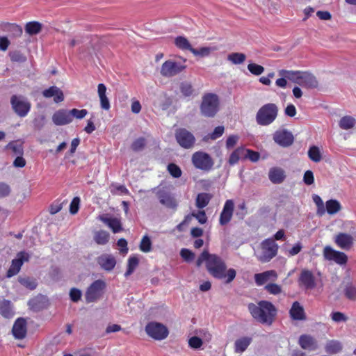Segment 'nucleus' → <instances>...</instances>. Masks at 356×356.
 <instances>
[{
  "instance_id": "f257e3e1",
  "label": "nucleus",
  "mask_w": 356,
  "mask_h": 356,
  "mask_svg": "<svg viewBox=\"0 0 356 356\" xmlns=\"http://www.w3.org/2000/svg\"><path fill=\"white\" fill-rule=\"evenodd\" d=\"M205 261L208 272L218 279H225L226 283H230L236 277V270L229 268L227 270L225 261L216 254H211L207 250H204L197 260L196 264L199 267Z\"/></svg>"
},
{
  "instance_id": "f03ea898",
  "label": "nucleus",
  "mask_w": 356,
  "mask_h": 356,
  "mask_svg": "<svg viewBox=\"0 0 356 356\" xmlns=\"http://www.w3.org/2000/svg\"><path fill=\"white\" fill-rule=\"evenodd\" d=\"M248 310L257 321L268 325L273 323L277 314L275 307L267 300H261L257 305L249 304Z\"/></svg>"
},
{
  "instance_id": "7ed1b4c3",
  "label": "nucleus",
  "mask_w": 356,
  "mask_h": 356,
  "mask_svg": "<svg viewBox=\"0 0 356 356\" xmlns=\"http://www.w3.org/2000/svg\"><path fill=\"white\" fill-rule=\"evenodd\" d=\"M278 113L279 107L276 104H265L259 108L256 113V122L259 126H268L276 120Z\"/></svg>"
},
{
  "instance_id": "20e7f679",
  "label": "nucleus",
  "mask_w": 356,
  "mask_h": 356,
  "mask_svg": "<svg viewBox=\"0 0 356 356\" xmlns=\"http://www.w3.org/2000/svg\"><path fill=\"white\" fill-rule=\"evenodd\" d=\"M186 59L183 58H181V60H167L162 64L160 74L164 77H173L186 68Z\"/></svg>"
},
{
  "instance_id": "39448f33",
  "label": "nucleus",
  "mask_w": 356,
  "mask_h": 356,
  "mask_svg": "<svg viewBox=\"0 0 356 356\" xmlns=\"http://www.w3.org/2000/svg\"><path fill=\"white\" fill-rule=\"evenodd\" d=\"M219 108V99L216 95L208 93L203 96L200 105V111L202 115L213 118Z\"/></svg>"
},
{
  "instance_id": "423d86ee",
  "label": "nucleus",
  "mask_w": 356,
  "mask_h": 356,
  "mask_svg": "<svg viewBox=\"0 0 356 356\" xmlns=\"http://www.w3.org/2000/svg\"><path fill=\"white\" fill-rule=\"evenodd\" d=\"M257 259L262 263L270 261L277 254L278 245L273 238H267L261 243Z\"/></svg>"
},
{
  "instance_id": "0eeeda50",
  "label": "nucleus",
  "mask_w": 356,
  "mask_h": 356,
  "mask_svg": "<svg viewBox=\"0 0 356 356\" xmlns=\"http://www.w3.org/2000/svg\"><path fill=\"white\" fill-rule=\"evenodd\" d=\"M191 162L195 168L204 172L210 171L214 165L211 156L202 151L194 152L191 156Z\"/></svg>"
},
{
  "instance_id": "6e6552de",
  "label": "nucleus",
  "mask_w": 356,
  "mask_h": 356,
  "mask_svg": "<svg viewBox=\"0 0 356 356\" xmlns=\"http://www.w3.org/2000/svg\"><path fill=\"white\" fill-rule=\"evenodd\" d=\"M145 330L148 337L158 341L166 339L169 334L168 327L164 324L156 321L149 322L145 325Z\"/></svg>"
},
{
  "instance_id": "1a4fd4ad",
  "label": "nucleus",
  "mask_w": 356,
  "mask_h": 356,
  "mask_svg": "<svg viewBox=\"0 0 356 356\" xmlns=\"http://www.w3.org/2000/svg\"><path fill=\"white\" fill-rule=\"evenodd\" d=\"M105 288L106 283L103 280H98L92 282L85 293L86 302L90 303L97 301L103 294Z\"/></svg>"
},
{
  "instance_id": "9d476101",
  "label": "nucleus",
  "mask_w": 356,
  "mask_h": 356,
  "mask_svg": "<svg viewBox=\"0 0 356 356\" xmlns=\"http://www.w3.org/2000/svg\"><path fill=\"white\" fill-rule=\"evenodd\" d=\"M323 256L325 260L334 261L339 266L346 265L348 260L346 253L336 250L330 245H326L323 248Z\"/></svg>"
},
{
  "instance_id": "9b49d317",
  "label": "nucleus",
  "mask_w": 356,
  "mask_h": 356,
  "mask_svg": "<svg viewBox=\"0 0 356 356\" xmlns=\"http://www.w3.org/2000/svg\"><path fill=\"white\" fill-rule=\"evenodd\" d=\"M10 103L13 109L19 117H25L30 111L31 104L22 97L12 96Z\"/></svg>"
},
{
  "instance_id": "f8f14e48",
  "label": "nucleus",
  "mask_w": 356,
  "mask_h": 356,
  "mask_svg": "<svg viewBox=\"0 0 356 356\" xmlns=\"http://www.w3.org/2000/svg\"><path fill=\"white\" fill-rule=\"evenodd\" d=\"M333 240L338 248L346 251L350 250L355 243L354 237L346 232L337 233L334 235Z\"/></svg>"
},
{
  "instance_id": "ddd939ff",
  "label": "nucleus",
  "mask_w": 356,
  "mask_h": 356,
  "mask_svg": "<svg viewBox=\"0 0 356 356\" xmlns=\"http://www.w3.org/2000/svg\"><path fill=\"white\" fill-rule=\"evenodd\" d=\"M273 140L275 143L283 147L291 146L294 140L292 133L287 129H278L273 134Z\"/></svg>"
},
{
  "instance_id": "4468645a",
  "label": "nucleus",
  "mask_w": 356,
  "mask_h": 356,
  "mask_svg": "<svg viewBox=\"0 0 356 356\" xmlns=\"http://www.w3.org/2000/svg\"><path fill=\"white\" fill-rule=\"evenodd\" d=\"M175 137L179 145L186 149L193 147L195 142V138L193 134L185 129L177 130Z\"/></svg>"
},
{
  "instance_id": "2eb2a0df",
  "label": "nucleus",
  "mask_w": 356,
  "mask_h": 356,
  "mask_svg": "<svg viewBox=\"0 0 356 356\" xmlns=\"http://www.w3.org/2000/svg\"><path fill=\"white\" fill-rule=\"evenodd\" d=\"M29 259V254L25 252H19L17 254V258L13 259L11 265L7 271V277H11L17 275L23 265L24 261H28Z\"/></svg>"
},
{
  "instance_id": "dca6fc26",
  "label": "nucleus",
  "mask_w": 356,
  "mask_h": 356,
  "mask_svg": "<svg viewBox=\"0 0 356 356\" xmlns=\"http://www.w3.org/2000/svg\"><path fill=\"white\" fill-rule=\"evenodd\" d=\"M278 275L274 270H266L261 273H256L254 279L257 286H262L268 282H274L277 280Z\"/></svg>"
},
{
  "instance_id": "f3484780",
  "label": "nucleus",
  "mask_w": 356,
  "mask_h": 356,
  "mask_svg": "<svg viewBox=\"0 0 356 356\" xmlns=\"http://www.w3.org/2000/svg\"><path fill=\"white\" fill-rule=\"evenodd\" d=\"M234 209V203L232 200H227L223 207L220 216L219 222L221 225H225L230 222Z\"/></svg>"
},
{
  "instance_id": "a211bd4d",
  "label": "nucleus",
  "mask_w": 356,
  "mask_h": 356,
  "mask_svg": "<svg viewBox=\"0 0 356 356\" xmlns=\"http://www.w3.org/2000/svg\"><path fill=\"white\" fill-rule=\"evenodd\" d=\"M298 343L300 346L308 351H314L318 348L317 340L309 334H302L299 337Z\"/></svg>"
},
{
  "instance_id": "6ab92c4d",
  "label": "nucleus",
  "mask_w": 356,
  "mask_h": 356,
  "mask_svg": "<svg viewBox=\"0 0 356 356\" xmlns=\"http://www.w3.org/2000/svg\"><path fill=\"white\" fill-rule=\"evenodd\" d=\"M299 283L307 289H312L315 288L316 282L313 273L307 269L302 270L299 277Z\"/></svg>"
},
{
  "instance_id": "aec40b11",
  "label": "nucleus",
  "mask_w": 356,
  "mask_h": 356,
  "mask_svg": "<svg viewBox=\"0 0 356 356\" xmlns=\"http://www.w3.org/2000/svg\"><path fill=\"white\" fill-rule=\"evenodd\" d=\"M53 122L57 126L65 125L72 121L69 111L60 109L55 112L52 116Z\"/></svg>"
},
{
  "instance_id": "412c9836",
  "label": "nucleus",
  "mask_w": 356,
  "mask_h": 356,
  "mask_svg": "<svg viewBox=\"0 0 356 356\" xmlns=\"http://www.w3.org/2000/svg\"><path fill=\"white\" fill-rule=\"evenodd\" d=\"M97 263L102 269L111 271L115 266L116 260L111 254H103L97 258Z\"/></svg>"
},
{
  "instance_id": "4be33fe9",
  "label": "nucleus",
  "mask_w": 356,
  "mask_h": 356,
  "mask_svg": "<svg viewBox=\"0 0 356 356\" xmlns=\"http://www.w3.org/2000/svg\"><path fill=\"white\" fill-rule=\"evenodd\" d=\"M12 332L16 339H24L26 334V321L22 318H18L13 325Z\"/></svg>"
},
{
  "instance_id": "5701e85b",
  "label": "nucleus",
  "mask_w": 356,
  "mask_h": 356,
  "mask_svg": "<svg viewBox=\"0 0 356 356\" xmlns=\"http://www.w3.org/2000/svg\"><path fill=\"white\" fill-rule=\"evenodd\" d=\"M160 203L167 208L176 209L177 202L176 200L168 193L159 191L156 193Z\"/></svg>"
},
{
  "instance_id": "b1692460",
  "label": "nucleus",
  "mask_w": 356,
  "mask_h": 356,
  "mask_svg": "<svg viewBox=\"0 0 356 356\" xmlns=\"http://www.w3.org/2000/svg\"><path fill=\"white\" fill-rule=\"evenodd\" d=\"M298 85L307 88H316L318 86V82L312 73L302 72Z\"/></svg>"
},
{
  "instance_id": "393cba45",
  "label": "nucleus",
  "mask_w": 356,
  "mask_h": 356,
  "mask_svg": "<svg viewBox=\"0 0 356 356\" xmlns=\"http://www.w3.org/2000/svg\"><path fill=\"white\" fill-rule=\"evenodd\" d=\"M42 95L45 98L54 97L55 103H60L64 100L63 91L56 86H51L50 88L43 90Z\"/></svg>"
},
{
  "instance_id": "a878e982",
  "label": "nucleus",
  "mask_w": 356,
  "mask_h": 356,
  "mask_svg": "<svg viewBox=\"0 0 356 356\" xmlns=\"http://www.w3.org/2000/svg\"><path fill=\"white\" fill-rule=\"evenodd\" d=\"M0 315L7 319L12 318L14 316V307L10 300H0Z\"/></svg>"
},
{
  "instance_id": "bb28decb",
  "label": "nucleus",
  "mask_w": 356,
  "mask_h": 356,
  "mask_svg": "<svg viewBox=\"0 0 356 356\" xmlns=\"http://www.w3.org/2000/svg\"><path fill=\"white\" fill-rule=\"evenodd\" d=\"M99 220L106 224L113 233H118L122 230L120 220L116 218H110L104 216H99Z\"/></svg>"
},
{
  "instance_id": "cd10ccee",
  "label": "nucleus",
  "mask_w": 356,
  "mask_h": 356,
  "mask_svg": "<svg viewBox=\"0 0 356 356\" xmlns=\"http://www.w3.org/2000/svg\"><path fill=\"white\" fill-rule=\"evenodd\" d=\"M106 87L104 83L97 86V94L99 98L100 106L105 111L110 109L111 105L108 98L106 96Z\"/></svg>"
},
{
  "instance_id": "c85d7f7f",
  "label": "nucleus",
  "mask_w": 356,
  "mask_h": 356,
  "mask_svg": "<svg viewBox=\"0 0 356 356\" xmlns=\"http://www.w3.org/2000/svg\"><path fill=\"white\" fill-rule=\"evenodd\" d=\"M289 314L293 320L303 321L306 318L304 308L298 301L293 303Z\"/></svg>"
},
{
  "instance_id": "c756f323",
  "label": "nucleus",
  "mask_w": 356,
  "mask_h": 356,
  "mask_svg": "<svg viewBox=\"0 0 356 356\" xmlns=\"http://www.w3.org/2000/svg\"><path fill=\"white\" fill-rule=\"evenodd\" d=\"M284 171L280 168H272L268 172V178L273 184H280L285 179Z\"/></svg>"
},
{
  "instance_id": "7c9ffc66",
  "label": "nucleus",
  "mask_w": 356,
  "mask_h": 356,
  "mask_svg": "<svg viewBox=\"0 0 356 356\" xmlns=\"http://www.w3.org/2000/svg\"><path fill=\"white\" fill-rule=\"evenodd\" d=\"M343 345L341 341L338 340H329L325 345V351L331 355L339 353L341 351Z\"/></svg>"
},
{
  "instance_id": "2f4dec72",
  "label": "nucleus",
  "mask_w": 356,
  "mask_h": 356,
  "mask_svg": "<svg viewBox=\"0 0 356 356\" xmlns=\"http://www.w3.org/2000/svg\"><path fill=\"white\" fill-rule=\"evenodd\" d=\"M301 71H292V70H282L279 72L280 76L286 78L288 80L296 83L299 84L300 77L302 75Z\"/></svg>"
},
{
  "instance_id": "473e14b6",
  "label": "nucleus",
  "mask_w": 356,
  "mask_h": 356,
  "mask_svg": "<svg viewBox=\"0 0 356 356\" xmlns=\"http://www.w3.org/2000/svg\"><path fill=\"white\" fill-rule=\"evenodd\" d=\"M252 341L250 337H245L236 340L234 343V350L237 353H241L244 352L249 346Z\"/></svg>"
},
{
  "instance_id": "72a5a7b5",
  "label": "nucleus",
  "mask_w": 356,
  "mask_h": 356,
  "mask_svg": "<svg viewBox=\"0 0 356 356\" xmlns=\"http://www.w3.org/2000/svg\"><path fill=\"white\" fill-rule=\"evenodd\" d=\"M42 29V24L36 21L26 23L24 27L25 32L30 35L38 34Z\"/></svg>"
},
{
  "instance_id": "f704fd0d",
  "label": "nucleus",
  "mask_w": 356,
  "mask_h": 356,
  "mask_svg": "<svg viewBox=\"0 0 356 356\" xmlns=\"http://www.w3.org/2000/svg\"><path fill=\"white\" fill-rule=\"evenodd\" d=\"M110 238V234L104 230H99L94 232L93 239L98 245H106Z\"/></svg>"
},
{
  "instance_id": "c9c22d12",
  "label": "nucleus",
  "mask_w": 356,
  "mask_h": 356,
  "mask_svg": "<svg viewBox=\"0 0 356 356\" xmlns=\"http://www.w3.org/2000/svg\"><path fill=\"white\" fill-rule=\"evenodd\" d=\"M356 119L350 115H346L341 118L339 122V126L341 129L348 130L355 127Z\"/></svg>"
},
{
  "instance_id": "e433bc0d",
  "label": "nucleus",
  "mask_w": 356,
  "mask_h": 356,
  "mask_svg": "<svg viewBox=\"0 0 356 356\" xmlns=\"http://www.w3.org/2000/svg\"><path fill=\"white\" fill-rule=\"evenodd\" d=\"M227 59L234 65H240L245 62L246 56L243 53L234 52L228 54Z\"/></svg>"
},
{
  "instance_id": "4c0bfd02",
  "label": "nucleus",
  "mask_w": 356,
  "mask_h": 356,
  "mask_svg": "<svg viewBox=\"0 0 356 356\" xmlns=\"http://www.w3.org/2000/svg\"><path fill=\"white\" fill-rule=\"evenodd\" d=\"M341 209L340 203L336 200H330L326 202L327 212L333 215L339 212Z\"/></svg>"
},
{
  "instance_id": "58836bf2",
  "label": "nucleus",
  "mask_w": 356,
  "mask_h": 356,
  "mask_svg": "<svg viewBox=\"0 0 356 356\" xmlns=\"http://www.w3.org/2000/svg\"><path fill=\"white\" fill-rule=\"evenodd\" d=\"M215 50L216 48L213 47H203L200 48L199 49L193 48L191 49V52L195 56H200L203 58L209 56L211 54V53Z\"/></svg>"
},
{
  "instance_id": "ea45409f",
  "label": "nucleus",
  "mask_w": 356,
  "mask_h": 356,
  "mask_svg": "<svg viewBox=\"0 0 356 356\" xmlns=\"http://www.w3.org/2000/svg\"><path fill=\"white\" fill-rule=\"evenodd\" d=\"M175 44L176 47L182 50H188L193 49L189 41L183 36H178L175 39Z\"/></svg>"
},
{
  "instance_id": "a19ab883",
  "label": "nucleus",
  "mask_w": 356,
  "mask_h": 356,
  "mask_svg": "<svg viewBox=\"0 0 356 356\" xmlns=\"http://www.w3.org/2000/svg\"><path fill=\"white\" fill-rule=\"evenodd\" d=\"M309 158L315 163H318L322 159V154L320 149L316 146H312L308 150Z\"/></svg>"
},
{
  "instance_id": "79ce46f5",
  "label": "nucleus",
  "mask_w": 356,
  "mask_h": 356,
  "mask_svg": "<svg viewBox=\"0 0 356 356\" xmlns=\"http://www.w3.org/2000/svg\"><path fill=\"white\" fill-rule=\"evenodd\" d=\"M211 196L208 193H200L196 198V207L199 209H203L209 204Z\"/></svg>"
},
{
  "instance_id": "37998d69",
  "label": "nucleus",
  "mask_w": 356,
  "mask_h": 356,
  "mask_svg": "<svg viewBox=\"0 0 356 356\" xmlns=\"http://www.w3.org/2000/svg\"><path fill=\"white\" fill-rule=\"evenodd\" d=\"M245 149L243 147L236 149L230 155L229 159V163L230 165L236 164L240 159V157L244 154Z\"/></svg>"
},
{
  "instance_id": "c03bdc74",
  "label": "nucleus",
  "mask_w": 356,
  "mask_h": 356,
  "mask_svg": "<svg viewBox=\"0 0 356 356\" xmlns=\"http://www.w3.org/2000/svg\"><path fill=\"white\" fill-rule=\"evenodd\" d=\"M203 343V339H202L200 337L197 336H193L189 338L188 340V346L194 350L200 349Z\"/></svg>"
},
{
  "instance_id": "a18cd8bd",
  "label": "nucleus",
  "mask_w": 356,
  "mask_h": 356,
  "mask_svg": "<svg viewBox=\"0 0 356 356\" xmlns=\"http://www.w3.org/2000/svg\"><path fill=\"white\" fill-rule=\"evenodd\" d=\"M344 295L350 300H356V286L348 284L344 289Z\"/></svg>"
},
{
  "instance_id": "49530a36",
  "label": "nucleus",
  "mask_w": 356,
  "mask_h": 356,
  "mask_svg": "<svg viewBox=\"0 0 356 356\" xmlns=\"http://www.w3.org/2000/svg\"><path fill=\"white\" fill-rule=\"evenodd\" d=\"M225 128L223 126H218L214 129L211 134L204 136V140L207 141L209 139L213 140H216L223 134Z\"/></svg>"
},
{
  "instance_id": "de8ad7c7",
  "label": "nucleus",
  "mask_w": 356,
  "mask_h": 356,
  "mask_svg": "<svg viewBox=\"0 0 356 356\" xmlns=\"http://www.w3.org/2000/svg\"><path fill=\"white\" fill-rule=\"evenodd\" d=\"M19 282L26 288L33 290L37 286V282L34 279L30 277H19Z\"/></svg>"
},
{
  "instance_id": "09e8293b",
  "label": "nucleus",
  "mask_w": 356,
  "mask_h": 356,
  "mask_svg": "<svg viewBox=\"0 0 356 356\" xmlns=\"http://www.w3.org/2000/svg\"><path fill=\"white\" fill-rule=\"evenodd\" d=\"M264 289L268 293H269L270 294H272V295H278V294L281 293L282 291L281 286H280L275 283H273V282L267 284L264 286Z\"/></svg>"
},
{
  "instance_id": "8fccbe9b",
  "label": "nucleus",
  "mask_w": 356,
  "mask_h": 356,
  "mask_svg": "<svg viewBox=\"0 0 356 356\" xmlns=\"http://www.w3.org/2000/svg\"><path fill=\"white\" fill-rule=\"evenodd\" d=\"M138 265V259L135 257H130L128 260L127 270L124 274L125 277L129 276Z\"/></svg>"
},
{
  "instance_id": "3c124183",
  "label": "nucleus",
  "mask_w": 356,
  "mask_h": 356,
  "mask_svg": "<svg viewBox=\"0 0 356 356\" xmlns=\"http://www.w3.org/2000/svg\"><path fill=\"white\" fill-rule=\"evenodd\" d=\"M69 112L70 114V117L72 119H73V118H74L77 120H81V119L84 118L88 114V111L86 109L79 110L76 108H73V109L69 111Z\"/></svg>"
},
{
  "instance_id": "603ef678",
  "label": "nucleus",
  "mask_w": 356,
  "mask_h": 356,
  "mask_svg": "<svg viewBox=\"0 0 356 356\" xmlns=\"http://www.w3.org/2000/svg\"><path fill=\"white\" fill-rule=\"evenodd\" d=\"M168 170L169 173L175 178H179L181 176V168L175 163H170L168 165Z\"/></svg>"
},
{
  "instance_id": "864d4df0",
  "label": "nucleus",
  "mask_w": 356,
  "mask_h": 356,
  "mask_svg": "<svg viewBox=\"0 0 356 356\" xmlns=\"http://www.w3.org/2000/svg\"><path fill=\"white\" fill-rule=\"evenodd\" d=\"M248 69L254 75L259 76L264 72V67L256 63H250Z\"/></svg>"
},
{
  "instance_id": "5fc2aeb1",
  "label": "nucleus",
  "mask_w": 356,
  "mask_h": 356,
  "mask_svg": "<svg viewBox=\"0 0 356 356\" xmlns=\"http://www.w3.org/2000/svg\"><path fill=\"white\" fill-rule=\"evenodd\" d=\"M314 202L316 204L318 211L317 213L319 215H323L325 213V208H324V203L321 198V197L318 195H314L312 197Z\"/></svg>"
},
{
  "instance_id": "6e6d98bb",
  "label": "nucleus",
  "mask_w": 356,
  "mask_h": 356,
  "mask_svg": "<svg viewBox=\"0 0 356 356\" xmlns=\"http://www.w3.org/2000/svg\"><path fill=\"white\" fill-rule=\"evenodd\" d=\"M9 56L13 62L24 63L26 60V57L18 51L10 52Z\"/></svg>"
},
{
  "instance_id": "4d7b16f0",
  "label": "nucleus",
  "mask_w": 356,
  "mask_h": 356,
  "mask_svg": "<svg viewBox=\"0 0 356 356\" xmlns=\"http://www.w3.org/2000/svg\"><path fill=\"white\" fill-rule=\"evenodd\" d=\"M152 243L147 236H143L140 244V249L144 252H149L151 250Z\"/></svg>"
},
{
  "instance_id": "13d9d810",
  "label": "nucleus",
  "mask_w": 356,
  "mask_h": 356,
  "mask_svg": "<svg viewBox=\"0 0 356 356\" xmlns=\"http://www.w3.org/2000/svg\"><path fill=\"white\" fill-rule=\"evenodd\" d=\"M180 90L181 93L186 97L191 95L193 92L192 85L188 82L181 83L180 85Z\"/></svg>"
},
{
  "instance_id": "bf43d9fd",
  "label": "nucleus",
  "mask_w": 356,
  "mask_h": 356,
  "mask_svg": "<svg viewBox=\"0 0 356 356\" xmlns=\"http://www.w3.org/2000/svg\"><path fill=\"white\" fill-rule=\"evenodd\" d=\"M195 333L197 337L203 339V342L208 343L211 340L212 335L207 330L200 329L197 330Z\"/></svg>"
},
{
  "instance_id": "052dcab7",
  "label": "nucleus",
  "mask_w": 356,
  "mask_h": 356,
  "mask_svg": "<svg viewBox=\"0 0 356 356\" xmlns=\"http://www.w3.org/2000/svg\"><path fill=\"white\" fill-rule=\"evenodd\" d=\"M331 318L336 323L346 322L348 320V316L340 312H332L331 314Z\"/></svg>"
},
{
  "instance_id": "680f3d73",
  "label": "nucleus",
  "mask_w": 356,
  "mask_h": 356,
  "mask_svg": "<svg viewBox=\"0 0 356 356\" xmlns=\"http://www.w3.org/2000/svg\"><path fill=\"white\" fill-rule=\"evenodd\" d=\"M145 145V140L144 138H139L136 139L131 145V149L134 151L138 152L142 150Z\"/></svg>"
},
{
  "instance_id": "e2e57ef3",
  "label": "nucleus",
  "mask_w": 356,
  "mask_h": 356,
  "mask_svg": "<svg viewBox=\"0 0 356 356\" xmlns=\"http://www.w3.org/2000/svg\"><path fill=\"white\" fill-rule=\"evenodd\" d=\"M7 149H10L16 154H22L23 148L20 144H17L15 142L9 143L6 147Z\"/></svg>"
},
{
  "instance_id": "0e129e2a",
  "label": "nucleus",
  "mask_w": 356,
  "mask_h": 356,
  "mask_svg": "<svg viewBox=\"0 0 356 356\" xmlns=\"http://www.w3.org/2000/svg\"><path fill=\"white\" fill-rule=\"evenodd\" d=\"M11 192L10 186L4 182H0V198L8 197Z\"/></svg>"
},
{
  "instance_id": "69168bd1",
  "label": "nucleus",
  "mask_w": 356,
  "mask_h": 356,
  "mask_svg": "<svg viewBox=\"0 0 356 356\" xmlns=\"http://www.w3.org/2000/svg\"><path fill=\"white\" fill-rule=\"evenodd\" d=\"M180 255L187 262L193 261L195 258L194 253L186 248L181 249Z\"/></svg>"
},
{
  "instance_id": "338daca9",
  "label": "nucleus",
  "mask_w": 356,
  "mask_h": 356,
  "mask_svg": "<svg viewBox=\"0 0 356 356\" xmlns=\"http://www.w3.org/2000/svg\"><path fill=\"white\" fill-rule=\"evenodd\" d=\"M191 216L195 217L200 224H204L207 221V217L204 211H200L197 213L193 212Z\"/></svg>"
},
{
  "instance_id": "774afa93",
  "label": "nucleus",
  "mask_w": 356,
  "mask_h": 356,
  "mask_svg": "<svg viewBox=\"0 0 356 356\" xmlns=\"http://www.w3.org/2000/svg\"><path fill=\"white\" fill-rule=\"evenodd\" d=\"M80 199L78 197L73 198L70 206V211L72 214H75L78 212L79 208Z\"/></svg>"
}]
</instances>
